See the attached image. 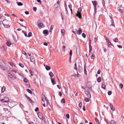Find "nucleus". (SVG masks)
Masks as SVG:
<instances>
[{
	"label": "nucleus",
	"mask_w": 124,
	"mask_h": 124,
	"mask_svg": "<svg viewBox=\"0 0 124 124\" xmlns=\"http://www.w3.org/2000/svg\"><path fill=\"white\" fill-rule=\"evenodd\" d=\"M8 76L10 78L14 79L16 78V76L12 72L11 70H9L8 71Z\"/></svg>",
	"instance_id": "obj_1"
},
{
	"label": "nucleus",
	"mask_w": 124,
	"mask_h": 124,
	"mask_svg": "<svg viewBox=\"0 0 124 124\" xmlns=\"http://www.w3.org/2000/svg\"><path fill=\"white\" fill-rule=\"evenodd\" d=\"M82 10V8L81 7H80L78 8V11H77V13L76 14V16H78L79 18H81V12Z\"/></svg>",
	"instance_id": "obj_2"
},
{
	"label": "nucleus",
	"mask_w": 124,
	"mask_h": 124,
	"mask_svg": "<svg viewBox=\"0 0 124 124\" xmlns=\"http://www.w3.org/2000/svg\"><path fill=\"white\" fill-rule=\"evenodd\" d=\"M42 101L44 102H45V103L47 105L49 104L47 99L44 94H42Z\"/></svg>",
	"instance_id": "obj_3"
},
{
	"label": "nucleus",
	"mask_w": 124,
	"mask_h": 124,
	"mask_svg": "<svg viewBox=\"0 0 124 124\" xmlns=\"http://www.w3.org/2000/svg\"><path fill=\"white\" fill-rule=\"evenodd\" d=\"M38 116L39 117L41 120L42 121H45V120L44 119V117L43 116L42 113L39 112L38 114Z\"/></svg>",
	"instance_id": "obj_4"
},
{
	"label": "nucleus",
	"mask_w": 124,
	"mask_h": 124,
	"mask_svg": "<svg viewBox=\"0 0 124 124\" xmlns=\"http://www.w3.org/2000/svg\"><path fill=\"white\" fill-rule=\"evenodd\" d=\"M1 101L2 103L6 102L7 103H8L9 101L8 98L7 97H4L3 99H1Z\"/></svg>",
	"instance_id": "obj_5"
},
{
	"label": "nucleus",
	"mask_w": 124,
	"mask_h": 124,
	"mask_svg": "<svg viewBox=\"0 0 124 124\" xmlns=\"http://www.w3.org/2000/svg\"><path fill=\"white\" fill-rule=\"evenodd\" d=\"M76 49L77 55L78 56L80 55V47L79 46H77Z\"/></svg>",
	"instance_id": "obj_6"
},
{
	"label": "nucleus",
	"mask_w": 124,
	"mask_h": 124,
	"mask_svg": "<svg viewBox=\"0 0 124 124\" xmlns=\"http://www.w3.org/2000/svg\"><path fill=\"white\" fill-rule=\"evenodd\" d=\"M60 1L58 0L57 2L56 3L54 6V8H56L59 7L60 6Z\"/></svg>",
	"instance_id": "obj_7"
},
{
	"label": "nucleus",
	"mask_w": 124,
	"mask_h": 124,
	"mask_svg": "<svg viewBox=\"0 0 124 124\" xmlns=\"http://www.w3.org/2000/svg\"><path fill=\"white\" fill-rule=\"evenodd\" d=\"M75 32L77 34L80 35L82 32L81 29L80 28L79 30H76L75 31Z\"/></svg>",
	"instance_id": "obj_8"
},
{
	"label": "nucleus",
	"mask_w": 124,
	"mask_h": 124,
	"mask_svg": "<svg viewBox=\"0 0 124 124\" xmlns=\"http://www.w3.org/2000/svg\"><path fill=\"white\" fill-rule=\"evenodd\" d=\"M1 69L3 70H6L7 68L6 65H1Z\"/></svg>",
	"instance_id": "obj_9"
},
{
	"label": "nucleus",
	"mask_w": 124,
	"mask_h": 124,
	"mask_svg": "<svg viewBox=\"0 0 124 124\" xmlns=\"http://www.w3.org/2000/svg\"><path fill=\"white\" fill-rule=\"evenodd\" d=\"M25 96L28 99L29 101H30V102L31 103H32L33 102L32 101H31V99L29 97L27 96V95L26 94H25Z\"/></svg>",
	"instance_id": "obj_10"
},
{
	"label": "nucleus",
	"mask_w": 124,
	"mask_h": 124,
	"mask_svg": "<svg viewBox=\"0 0 124 124\" xmlns=\"http://www.w3.org/2000/svg\"><path fill=\"white\" fill-rule=\"evenodd\" d=\"M30 58L31 62H33V63H34V62H35V58L33 56H31L30 57Z\"/></svg>",
	"instance_id": "obj_11"
},
{
	"label": "nucleus",
	"mask_w": 124,
	"mask_h": 124,
	"mask_svg": "<svg viewBox=\"0 0 124 124\" xmlns=\"http://www.w3.org/2000/svg\"><path fill=\"white\" fill-rule=\"evenodd\" d=\"M5 18L4 16H0V22L3 21L5 20Z\"/></svg>",
	"instance_id": "obj_12"
},
{
	"label": "nucleus",
	"mask_w": 124,
	"mask_h": 124,
	"mask_svg": "<svg viewBox=\"0 0 124 124\" xmlns=\"http://www.w3.org/2000/svg\"><path fill=\"white\" fill-rule=\"evenodd\" d=\"M90 89H89V88L88 89H87L86 90H85V92L86 95L88 94V93H90Z\"/></svg>",
	"instance_id": "obj_13"
},
{
	"label": "nucleus",
	"mask_w": 124,
	"mask_h": 124,
	"mask_svg": "<svg viewBox=\"0 0 124 124\" xmlns=\"http://www.w3.org/2000/svg\"><path fill=\"white\" fill-rule=\"evenodd\" d=\"M92 2L94 6V7H96L97 3L95 1H92Z\"/></svg>",
	"instance_id": "obj_14"
},
{
	"label": "nucleus",
	"mask_w": 124,
	"mask_h": 124,
	"mask_svg": "<svg viewBox=\"0 0 124 124\" xmlns=\"http://www.w3.org/2000/svg\"><path fill=\"white\" fill-rule=\"evenodd\" d=\"M43 33L44 34L47 35L48 34V33L47 30H46L43 31Z\"/></svg>",
	"instance_id": "obj_15"
},
{
	"label": "nucleus",
	"mask_w": 124,
	"mask_h": 124,
	"mask_svg": "<svg viewBox=\"0 0 124 124\" xmlns=\"http://www.w3.org/2000/svg\"><path fill=\"white\" fill-rule=\"evenodd\" d=\"M51 81L52 83L54 85V84H56V82L55 80L53 79H51Z\"/></svg>",
	"instance_id": "obj_16"
},
{
	"label": "nucleus",
	"mask_w": 124,
	"mask_h": 124,
	"mask_svg": "<svg viewBox=\"0 0 124 124\" xmlns=\"http://www.w3.org/2000/svg\"><path fill=\"white\" fill-rule=\"evenodd\" d=\"M45 68L46 70H49L51 69V67L48 66L45 67Z\"/></svg>",
	"instance_id": "obj_17"
},
{
	"label": "nucleus",
	"mask_w": 124,
	"mask_h": 124,
	"mask_svg": "<svg viewBox=\"0 0 124 124\" xmlns=\"http://www.w3.org/2000/svg\"><path fill=\"white\" fill-rule=\"evenodd\" d=\"M85 64H84V73H85V74L87 75V72H86V67H85Z\"/></svg>",
	"instance_id": "obj_18"
},
{
	"label": "nucleus",
	"mask_w": 124,
	"mask_h": 124,
	"mask_svg": "<svg viewBox=\"0 0 124 124\" xmlns=\"http://www.w3.org/2000/svg\"><path fill=\"white\" fill-rule=\"evenodd\" d=\"M8 63L9 64L12 66H14L15 67V64L13 62H8Z\"/></svg>",
	"instance_id": "obj_19"
},
{
	"label": "nucleus",
	"mask_w": 124,
	"mask_h": 124,
	"mask_svg": "<svg viewBox=\"0 0 124 124\" xmlns=\"http://www.w3.org/2000/svg\"><path fill=\"white\" fill-rule=\"evenodd\" d=\"M111 124H116V122L114 120H111L110 121Z\"/></svg>",
	"instance_id": "obj_20"
},
{
	"label": "nucleus",
	"mask_w": 124,
	"mask_h": 124,
	"mask_svg": "<svg viewBox=\"0 0 124 124\" xmlns=\"http://www.w3.org/2000/svg\"><path fill=\"white\" fill-rule=\"evenodd\" d=\"M49 75L51 77H53V74L52 72L50 71L49 72Z\"/></svg>",
	"instance_id": "obj_21"
},
{
	"label": "nucleus",
	"mask_w": 124,
	"mask_h": 124,
	"mask_svg": "<svg viewBox=\"0 0 124 124\" xmlns=\"http://www.w3.org/2000/svg\"><path fill=\"white\" fill-rule=\"evenodd\" d=\"M95 120L96 121V123H97L98 124H100V123L99 122V121L97 117H96L95 118Z\"/></svg>",
	"instance_id": "obj_22"
},
{
	"label": "nucleus",
	"mask_w": 124,
	"mask_h": 124,
	"mask_svg": "<svg viewBox=\"0 0 124 124\" xmlns=\"http://www.w3.org/2000/svg\"><path fill=\"white\" fill-rule=\"evenodd\" d=\"M5 89V86H3L1 88V92L2 93L3 92Z\"/></svg>",
	"instance_id": "obj_23"
},
{
	"label": "nucleus",
	"mask_w": 124,
	"mask_h": 124,
	"mask_svg": "<svg viewBox=\"0 0 124 124\" xmlns=\"http://www.w3.org/2000/svg\"><path fill=\"white\" fill-rule=\"evenodd\" d=\"M61 32L62 33V35H63L65 34V31L64 29H61Z\"/></svg>",
	"instance_id": "obj_24"
},
{
	"label": "nucleus",
	"mask_w": 124,
	"mask_h": 124,
	"mask_svg": "<svg viewBox=\"0 0 124 124\" xmlns=\"http://www.w3.org/2000/svg\"><path fill=\"white\" fill-rule=\"evenodd\" d=\"M54 27L53 25H51V26L49 31L50 32H51Z\"/></svg>",
	"instance_id": "obj_25"
},
{
	"label": "nucleus",
	"mask_w": 124,
	"mask_h": 124,
	"mask_svg": "<svg viewBox=\"0 0 124 124\" xmlns=\"http://www.w3.org/2000/svg\"><path fill=\"white\" fill-rule=\"evenodd\" d=\"M108 47L110 46V45H112L110 41H109L108 40Z\"/></svg>",
	"instance_id": "obj_26"
},
{
	"label": "nucleus",
	"mask_w": 124,
	"mask_h": 124,
	"mask_svg": "<svg viewBox=\"0 0 124 124\" xmlns=\"http://www.w3.org/2000/svg\"><path fill=\"white\" fill-rule=\"evenodd\" d=\"M78 70L80 72H82L83 70L82 67H79Z\"/></svg>",
	"instance_id": "obj_27"
},
{
	"label": "nucleus",
	"mask_w": 124,
	"mask_h": 124,
	"mask_svg": "<svg viewBox=\"0 0 124 124\" xmlns=\"http://www.w3.org/2000/svg\"><path fill=\"white\" fill-rule=\"evenodd\" d=\"M3 24L4 25V27H5L7 28V27H10V25H7V24H4L3 23Z\"/></svg>",
	"instance_id": "obj_28"
},
{
	"label": "nucleus",
	"mask_w": 124,
	"mask_h": 124,
	"mask_svg": "<svg viewBox=\"0 0 124 124\" xmlns=\"http://www.w3.org/2000/svg\"><path fill=\"white\" fill-rule=\"evenodd\" d=\"M61 102L62 103H65V100L64 98H63L61 100Z\"/></svg>",
	"instance_id": "obj_29"
},
{
	"label": "nucleus",
	"mask_w": 124,
	"mask_h": 124,
	"mask_svg": "<svg viewBox=\"0 0 124 124\" xmlns=\"http://www.w3.org/2000/svg\"><path fill=\"white\" fill-rule=\"evenodd\" d=\"M6 44L9 46H10L11 45V44L9 41H8L6 43Z\"/></svg>",
	"instance_id": "obj_30"
},
{
	"label": "nucleus",
	"mask_w": 124,
	"mask_h": 124,
	"mask_svg": "<svg viewBox=\"0 0 124 124\" xmlns=\"http://www.w3.org/2000/svg\"><path fill=\"white\" fill-rule=\"evenodd\" d=\"M101 78L100 77H99L97 79V81L98 82H100L101 81Z\"/></svg>",
	"instance_id": "obj_31"
},
{
	"label": "nucleus",
	"mask_w": 124,
	"mask_h": 124,
	"mask_svg": "<svg viewBox=\"0 0 124 124\" xmlns=\"http://www.w3.org/2000/svg\"><path fill=\"white\" fill-rule=\"evenodd\" d=\"M43 25V24L41 23H39L38 26L39 27H41Z\"/></svg>",
	"instance_id": "obj_32"
},
{
	"label": "nucleus",
	"mask_w": 124,
	"mask_h": 124,
	"mask_svg": "<svg viewBox=\"0 0 124 124\" xmlns=\"http://www.w3.org/2000/svg\"><path fill=\"white\" fill-rule=\"evenodd\" d=\"M27 91L28 93H30L31 94H32V91L31 90H30L29 89H27Z\"/></svg>",
	"instance_id": "obj_33"
},
{
	"label": "nucleus",
	"mask_w": 124,
	"mask_h": 124,
	"mask_svg": "<svg viewBox=\"0 0 124 124\" xmlns=\"http://www.w3.org/2000/svg\"><path fill=\"white\" fill-rule=\"evenodd\" d=\"M65 7L66 10V14H68V11L67 10V7L66 6L65 4Z\"/></svg>",
	"instance_id": "obj_34"
},
{
	"label": "nucleus",
	"mask_w": 124,
	"mask_h": 124,
	"mask_svg": "<svg viewBox=\"0 0 124 124\" xmlns=\"http://www.w3.org/2000/svg\"><path fill=\"white\" fill-rule=\"evenodd\" d=\"M101 87L105 89L106 88V86L105 85L103 84V85H102Z\"/></svg>",
	"instance_id": "obj_35"
},
{
	"label": "nucleus",
	"mask_w": 124,
	"mask_h": 124,
	"mask_svg": "<svg viewBox=\"0 0 124 124\" xmlns=\"http://www.w3.org/2000/svg\"><path fill=\"white\" fill-rule=\"evenodd\" d=\"M32 36V33L31 32H29L28 34V35L27 36V37H31V36Z\"/></svg>",
	"instance_id": "obj_36"
},
{
	"label": "nucleus",
	"mask_w": 124,
	"mask_h": 124,
	"mask_svg": "<svg viewBox=\"0 0 124 124\" xmlns=\"http://www.w3.org/2000/svg\"><path fill=\"white\" fill-rule=\"evenodd\" d=\"M62 51L64 52L65 50V46L64 45H63L62 46Z\"/></svg>",
	"instance_id": "obj_37"
},
{
	"label": "nucleus",
	"mask_w": 124,
	"mask_h": 124,
	"mask_svg": "<svg viewBox=\"0 0 124 124\" xmlns=\"http://www.w3.org/2000/svg\"><path fill=\"white\" fill-rule=\"evenodd\" d=\"M118 39L117 38H115L113 39V41L115 42H118Z\"/></svg>",
	"instance_id": "obj_38"
},
{
	"label": "nucleus",
	"mask_w": 124,
	"mask_h": 124,
	"mask_svg": "<svg viewBox=\"0 0 124 124\" xmlns=\"http://www.w3.org/2000/svg\"><path fill=\"white\" fill-rule=\"evenodd\" d=\"M90 99H89L88 98H86L85 99V101L86 102H88L89 101V100H90Z\"/></svg>",
	"instance_id": "obj_39"
},
{
	"label": "nucleus",
	"mask_w": 124,
	"mask_h": 124,
	"mask_svg": "<svg viewBox=\"0 0 124 124\" xmlns=\"http://www.w3.org/2000/svg\"><path fill=\"white\" fill-rule=\"evenodd\" d=\"M74 66L75 67L74 68V69L77 70L78 68L77 67V64L76 63H75L74 64Z\"/></svg>",
	"instance_id": "obj_40"
},
{
	"label": "nucleus",
	"mask_w": 124,
	"mask_h": 124,
	"mask_svg": "<svg viewBox=\"0 0 124 124\" xmlns=\"http://www.w3.org/2000/svg\"><path fill=\"white\" fill-rule=\"evenodd\" d=\"M102 0V4L103 5V6H105V1L104 0Z\"/></svg>",
	"instance_id": "obj_41"
},
{
	"label": "nucleus",
	"mask_w": 124,
	"mask_h": 124,
	"mask_svg": "<svg viewBox=\"0 0 124 124\" xmlns=\"http://www.w3.org/2000/svg\"><path fill=\"white\" fill-rule=\"evenodd\" d=\"M95 55L93 54L91 56V58L92 59H94Z\"/></svg>",
	"instance_id": "obj_42"
},
{
	"label": "nucleus",
	"mask_w": 124,
	"mask_h": 124,
	"mask_svg": "<svg viewBox=\"0 0 124 124\" xmlns=\"http://www.w3.org/2000/svg\"><path fill=\"white\" fill-rule=\"evenodd\" d=\"M23 81L26 83H27L28 82V80H27V79L26 78H24L23 79Z\"/></svg>",
	"instance_id": "obj_43"
},
{
	"label": "nucleus",
	"mask_w": 124,
	"mask_h": 124,
	"mask_svg": "<svg viewBox=\"0 0 124 124\" xmlns=\"http://www.w3.org/2000/svg\"><path fill=\"white\" fill-rule=\"evenodd\" d=\"M89 98H91V95L90 93H88V94L86 95Z\"/></svg>",
	"instance_id": "obj_44"
},
{
	"label": "nucleus",
	"mask_w": 124,
	"mask_h": 124,
	"mask_svg": "<svg viewBox=\"0 0 124 124\" xmlns=\"http://www.w3.org/2000/svg\"><path fill=\"white\" fill-rule=\"evenodd\" d=\"M17 5L19 6H22L23 5V4L21 2H19L18 3Z\"/></svg>",
	"instance_id": "obj_45"
},
{
	"label": "nucleus",
	"mask_w": 124,
	"mask_h": 124,
	"mask_svg": "<svg viewBox=\"0 0 124 124\" xmlns=\"http://www.w3.org/2000/svg\"><path fill=\"white\" fill-rule=\"evenodd\" d=\"M19 64V66L22 67L23 68L24 67V66L23 64L20 63Z\"/></svg>",
	"instance_id": "obj_46"
},
{
	"label": "nucleus",
	"mask_w": 124,
	"mask_h": 124,
	"mask_svg": "<svg viewBox=\"0 0 124 124\" xmlns=\"http://www.w3.org/2000/svg\"><path fill=\"white\" fill-rule=\"evenodd\" d=\"M33 9L34 11L36 12L37 9V8L35 7H33Z\"/></svg>",
	"instance_id": "obj_47"
},
{
	"label": "nucleus",
	"mask_w": 124,
	"mask_h": 124,
	"mask_svg": "<svg viewBox=\"0 0 124 124\" xmlns=\"http://www.w3.org/2000/svg\"><path fill=\"white\" fill-rule=\"evenodd\" d=\"M82 36L84 38H85L86 37V35L85 34V33H83L82 34Z\"/></svg>",
	"instance_id": "obj_48"
},
{
	"label": "nucleus",
	"mask_w": 124,
	"mask_h": 124,
	"mask_svg": "<svg viewBox=\"0 0 124 124\" xmlns=\"http://www.w3.org/2000/svg\"><path fill=\"white\" fill-rule=\"evenodd\" d=\"M112 92L111 91H109L108 92V94L109 95H110L111 94Z\"/></svg>",
	"instance_id": "obj_49"
},
{
	"label": "nucleus",
	"mask_w": 124,
	"mask_h": 124,
	"mask_svg": "<svg viewBox=\"0 0 124 124\" xmlns=\"http://www.w3.org/2000/svg\"><path fill=\"white\" fill-rule=\"evenodd\" d=\"M82 105V103L81 102H80L79 104V106L80 107H81Z\"/></svg>",
	"instance_id": "obj_50"
},
{
	"label": "nucleus",
	"mask_w": 124,
	"mask_h": 124,
	"mask_svg": "<svg viewBox=\"0 0 124 124\" xmlns=\"http://www.w3.org/2000/svg\"><path fill=\"white\" fill-rule=\"evenodd\" d=\"M69 54L70 56H72V51L71 50H70Z\"/></svg>",
	"instance_id": "obj_51"
},
{
	"label": "nucleus",
	"mask_w": 124,
	"mask_h": 124,
	"mask_svg": "<svg viewBox=\"0 0 124 124\" xmlns=\"http://www.w3.org/2000/svg\"><path fill=\"white\" fill-rule=\"evenodd\" d=\"M22 53L23 54H24L25 55H27V54L26 53L25 51H22Z\"/></svg>",
	"instance_id": "obj_52"
},
{
	"label": "nucleus",
	"mask_w": 124,
	"mask_h": 124,
	"mask_svg": "<svg viewBox=\"0 0 124 124\" xmlns=\"http://www.w3.org/2000/svg\"><path fill=\"white\" fill-rule=\"evenodd\" d=\"M59 95L60 96H61L62 95V93L61 92H60L58 93Z\"/></svg>",
	"instance_id": "obj_53"
},
{
	"label": "nucleus",
	"mask_w": 124,
	"mask_h": 124,
	"mask_svg": "<svg viewBox=\"0 0 124 124\" xmlns=\"http://www.w3.org/2000/svg\"><path fill=\"white\" fill-rule=\"evenodd\" d=\"M66 116L68 118H69L70 117L69 115V114H66Z\"/></svg>",
	"instance_id": "obj_54"
},
{
	"label": "nucleus",
	"mask_w": 124,
	"mask_h": 124,
	"mask_svg": "<svg viewBox=\"0 0 124 124\" xmlns=\"http://www.w3.org/2000/svg\"><path fill=\"white\" fill-rule=\"evenodd\" d=\"M19 24L22 27H24L26 29V26H24L23 25H22V24H21L20 23H19Z\"/></svg>",
	"instance_id": "obj_55"
},
{
	"label": "nucleus",
	"mask_w": 124,
	"mask_h": 124,
	"mask_svg": "<svg viewBox=\"0 0 124 124\" xmlns=\"http://www.w3.org/2000/svg\"><path fill=\"white\" fill-rule=\"evenodd\" d=\"M123 85L122 84H120L119 85V86L121 89L123 88Z\"/></svg>",
	"instance_id": "obj_56"
},
{
	"label": "nucleus",
	"mask_w": 124,
	"mask_h": 124,
	"mask_svg": "<svg viewBox=\"0 0 124 124\" xmlns=\"http://www.w3.org/2000/svg\"><path fill=\"white\" fill-rule=\"evenodd\" d=\"M89 50H92V46L91 45V44L89 45Z\"/></svg>",
	"instance_id": "obj_57"
},
{
	"label": "nucleus",
	"mask_w": 124,
	"mask_h": 124,
	"mask_svg": "<svg viewBox=\"0 0 124 124\" xmlns=\"http://www.w3.org/2000/svg\"><path fill=\"white\" fill-rule=\"evenodd\" d=\"M112 25L113 26H114L115 24H114V21H113V19L112 20Z\"/></svg>",
	"instance_id": "obj_58"
},
{
	"label": "nucleus",
	"mask_w": 124,
	"mask_h": 124,
	"mask_svg": "<svg viewBox=\"0 0 124 124\" xmlns=\"http://www.w3.org/2000/svg\"><path fill=\"white\" fill-rule=\"evenodd\" d=\"M101 70H99L98 71H97V73L98 74H100V73H101Z\"/></svg>",
	"instance_id": "obj_59"
},
{
	"label": "nucleus",
	"mask_w": 124,
	"mask_h": 124,
	"mask_svg": "<svg viewBox=\"0 0 124 124\" xmlns=\"http://www.w3.org/2000/svg\"><path fill=\"white\" fill-rule=\"evenodd\" d=\"M109 103V104L110 105V108H112L113 107L112 104L111 103Z\"/></svg>",
	"instance_id": "obj_60"
},
{
	"label": "nucleus",
	"mask_w": 124,
	"mask_h": 124,
	"mask_svg": "<svg viewBox=\"0 0 124 124\" xmlns=\"http://www.w3.org/2000/svg\"><path fill=\"white\" fill-rule=\"evenodd\" d=\"M25 13L26 15H28L29 14V12L28 11H25Z\"/></svg>",
	"instance_id": "obj_61"
},
{
	"label": "nucleus",
	"mask_w": 124,
	"mask_h": 124,
	"mask_svg": "<svg viewBox=\"0 0 124 124\" xmlns=\"http://www.w3.org/2000/svg\"><path fill=\"white\" fill-rule=\"evenodd\" d=\"M119 11L121 13L122 12V10L121 9H118Z\"/></svg>",
	"instance_id": "obj_62"
},
{
	"label": "nucleus",
	"mask_w": 124,
	"mask_h": 124,
	"mask_svg": "<svg viewBox=\"0 0 124 124\" xmlns=\"http://www.w3.org/2000/svg\"><path fill=\"white\" fill-rule=\"evenodd\" d=\"M43 44L44 45L46 46H47L48 45L47 43L46 42H44L43 43Z\"/></svg>",
	"instance_id": "obj_63"
},
{
	"label": "nucleus",
	"mask_w": 124,
	"mask_h": 124,
	"mask_svg": "<svg viewBox=\"0 0 124 124\" xmlns=\"http://www.w3.org/2000/svg\"><path fill=\"white\" fill-rule=\"evenodd\" d=\"M39 109V108L38 107L36 108L35 110L36 111H37Z\"/></svg>",
	"instance_id": "obj_64"
}]
</instances>
